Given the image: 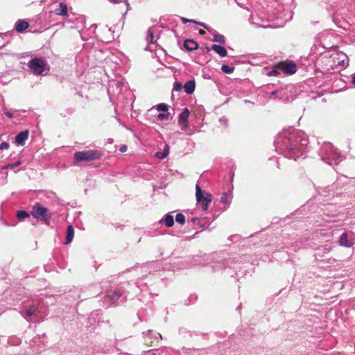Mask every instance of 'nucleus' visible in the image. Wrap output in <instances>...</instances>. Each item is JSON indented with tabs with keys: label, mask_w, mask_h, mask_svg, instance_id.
<instances>
[{
	"label": "nucleus",
	"mask_w": 355,
	"mask_h": 355,
	"mask_svg": "<svg viewBox=\"0 0 355 355\" xmlns=\"http://www.w3.org/2000/svg\"><path fill=\"white\" fill-rule=\"evenodd\" d=\"M31 215L35 219L40 220L46 224L49 223L51 218V214L49 210L39 203H36L33 206Z\"/></svg>",
	"instance_id": "f257e3e1"
},
{
	"label": "nucleus",
	"mask_w": 355,
	"mask_h": 355,
	"mask_svg": "<svg viewBox=\"0 0 355 355\" xmlns=\"http://www.w3.org/2000/svg\"><path fill=\"white\" fill-rule=\"evenodd\" d=\"M102 154L96 150L76 152L74 154V159L77 162H90L98 159Z\"/></svg>",
	"instance_id": "f03ea898"
},
{
	"label": "nucleus",
	"mask_w": 355,
	"mask_h": 355,
	"mask_svg": "<svg viewBox=\"0 0 355 355\" xmlns=\"http://www.w3.org/2000/svg\"><path fill=\"white\" fill-rule=\"evenodd\" d=\"M196 196L197 202L200 205L203 210H207L209 204L211 202V195L204 192L198 184L196 185Z\"/></svg>",
	"instance_id": "7ed1b4c3"
},
{
	"label": "nucleus",
	"mask_w": 355,
	"mask_h": 355,
	"mask_svg": "<svg viewBox=\"0 0 355 355\" xmlns=\"http://www.w3.org/2000/svg\"><path fill=\"white\" fill-rule=\"evenodd\" d=\"M28 65L34 73L41 75L45 70L46 64L43 60L35 58L31 60Z\"/></svg>",
	"instance_id": "20e7f679"
},
{
	"label": "nucleus",
	"mask_w": 355,
	"mask_h": 355,
	"mask_svg": "<svg viewBox=\"0 0 355 355\" xmlns=\"http://www.w3.org/2000/svg\"><path fill=\"white\" fill-rule=\"evenodd\" d=\"M276 68L288 75L294 74L297 71V66L293 61H281L276 64Z\"/></svg>",
	"instance_id": "39448f33"
},
{
	"label": "nucleus",
	"mask_w": 355,
	"mask_h": 355,
	"mask_svg": "<svg viewBox=\"0 0 355 355\" xmlns=\"http://www.w3.org/2000/svg\"><path fill=\"white\" fill-rule=\"evenodd\" d=\"M189 113L190 112L188 108H184V110L178 116V123L180 125H184V127H187Z\"/></svg>",
	"instance_id": "423d86ee"
},
{
	"label": "nucleus",
	"mask_w": 355,
	"mask_h": 355,
	"mask_svg": "<svg viewBox=\"0 0 355 355\" xmlns=\"http://www.w3.org/2000/svg\"><path fill=\"white\" fill-rule=\"evenodd\" d=\"M28 131L24 130L19 132L15 137V142L19 145H24L25 141L28 139Z\"/></svg>",
	"instance_id": "0eeeda50"
},
{
	"label": "nucleus",
	"mask_w": 355,
	"mask_h": 355,
	"mask_svg": "<svg viewBox=\"0 0 355 355\" xmlns=\"http://www.w3.org/2000/svg\"><path fill=\"white\" fill-rule=\"evenodd\" d=\"M29 27V24L25 20L19 19L15 24V30L18 33H22Z\"/></svg>",
	"instance_id": "6e6552de"
},
{
	"label": "nucleus",
	"mask_w": 355,
	"mask_h": 355,
	"mask_svg": "<svg viewBox=\"0 0 355 355\" xmlns=\"http://www.w3.org/2000/svg\"><path fill=\"white\" fill-rule=\"evenodd\" d=\"M195 88L196 83L193 80L187 81L184 85V92L188 94H192L194 92Z\"/></svg>",
	"instance_id": "1a4fd4ad"
},
{
	"label": "nucleus",
	"mask_w": 355,
	"mask_h": 355,
	"mask_svg": "<svg viewBox=\"0 0 355 355\" xmlns=\"http://www.w3.org/2000/svg\"><path fill=\"white\" fill-rule=\"evenodd\" d=\"M211 49L214 51L216 53H218L221 57H225L227 54V50L222 46L214 44L212 45Z\"/></svg>",
	"instance_id": "9d476101"
},
{
	"label": "nucleus",
	"mask_w": 355,
	"mask_h": 355,
	"mask_svg": "<svg viewBox=\"0 0 355 355\" xmlns=\"http://www.w3.org/2000/svg\"><path fill=\"white\" fill-rule=\"evenodd\" d=\"M184 46L186 49L189 51L196 50L198 49V44L192 40H186L184 41Z\"/></svg>",
	"instance_id": "9b49d317"
},
{
	"label": "nucleus",
	"mask_w": 355,
	"mask_h": 355,
	"mask_svg": "<svg viewBox=\"0 0 355 355\" xmlns=\"http://www.w3.org/2000/svg\"><path fill=\"white\" fill-rule=\"evenodd\" d=\"M73 236H74L73 227L71 225H69L67 227V238H66L65 243L69 244L72 241V240L73 239Z\"/></svg>",
	"instance_id": "f8f14e48"
},
{
	"label": "nucleus",
	"mask_w": 355,
	"mask_h": 355,
	"mask_svg": "<svg viewBox=\"0 0 355 355\" xmlns=\"http://www.w3.org/2000/svg\"><path fill=\"white\" fill-rule=\"evenodd\" d=\"M55 13L62 16H67L68 14L67 6L64 3H60L59 4V9L56 10Z\"/></svg>",
	"instance_id": "ddd939ff"
},
{
	"label": "nucleus",
	"mask_w": 355,
	"mask_h": 355,
	"mask_svg": "<svg viewBox=\"0 0 355 355\" xmlns=\"http://www.w3.org/2000/svg\"><path fill=\"white\" fill-rule=\"evenodd\" d=\"M340 245L345 247H350L353 245V243L349 242L347 240V233H343L341 234L340 237Z\"/></svg>",
	"instance_id": "4468645a"
},
{
	"label": "nucleus",
	"mask_w": 355,
	"mask_h": 355,
	"mask_svg": "<svg viewBox=\"0 0 355 355\" xmlns=\"http://www.w3.org/2000/svg\"><path fill=\"white\" fill-rule=\"evenodd\" d=\"M164 222L166 227H172L174 225L173 216L168 214L165 215Z\"/></svg>",
	"instance_id": "2eb2a0df"
},
{
	"label": "nucleus",
	"mask_w": 355,
	"mask_h": 355,
	"mask_svg": "<svg viewBox=\"0 0 355 355\" xmlns=\"http://www.w3.org/2000/svg\"><path fill=\"white\" fill-rule=\"evenodd\" d=\"M169 153L168 146H166L162 152H157L155 153V157L159 159H164L167 157Z\"/></svg>",
	"instance_id": "dca6fc26"
},
{
	"label": "nucleus",
	"mask_w": 355,
	"mask_h": 355,
	"mask_svg": "<svg viewBox=\"0 0 355 355\" xmlns=\"http://www.w3.org/2000/svg\"><path fill=\"white\" fill-rule=\"evenodd\" d=\"M121 296V293L119 291H115L112 295H107V297L110 298L112 302H114L118 300Z\"/></svg>",
	"instance_id": "f3484780"
},
{
	"label": "nucleus",
	"mask_w": 355,
	"mask_h": 355,
	"mask_svg": "<svg viewBox=\"0 0 355 355\" xmlns=\"http://www.w3.org/2000/svg\"><path fill=\"white\" fill-rule=\"evenodd\" d=\"M29 216V214L26 211H18L17 214V217L19 220H23L26 218H28Z\"/></svg>",
	"instance_id": "a211bd4d"
},
{
	"label": "nucleus",
	"mask_w": 355,
	"mask_h": 355,
	"mask_svg": "<svg viewBox=\"0 0 355 355\" xmlns=\"http://www.w3.org/2000/svg\"><path fill=\"white\" fill-rule=\"evenodd\" d=\"M234 67H230L226 64H223L221 67V70L225 73H232L234 71Z\"/></svg>",
	"instance_id": "6ab92c4d"
},
{
	"label": "nucleus",
	"mask_w": 355,
	"mask_h": 355,
	"mask_svg": "<svg viewBox=\"0 0 355 355\" xmlns=\"http://www.w3.org/2000/svg\"><path fill=\"white\" fill-rule=\"evenodd\" d=\"M37 311V308L35 306H30L26 311V315L28 317L33 315Z\"/></svg>",
	"instance_id": "aec40b11"
},
{
	"label": "nucleus",
	"mask_w": 355,
	"mask_h": 355,
	"mask_svg": "<svg viewBox=\"0 0 355 355\" xmlns=\"http://www.w3.org/2000/svg\"><path fill=\"white\" fill-rule=\"evenodd\" d=\"M175 220L177 223L184 225L185 223V217L182 214L179 213L175 216Z\"/></svg>",
	"instance_id": "412c9836"
},
{
	"label": "nucleus",
	"mask_w": 355,
	"mask_h": 355,
	"mask_svg": "<svg viewBox=\"0 0 355 355\" xmlns=\"http://www.w3.org/2000/svg\"><path fill=\"white\" fill-rule=\"evenodd\" d=\"M214 42L224 44L225 43V37L223 35H214Z\"/></svg>",
	"instance_id": "4be33fe9"
},
{
	"label": "nucleus",
	"mask_w": 355,
	"mask_h": 355,
	"mask_svg": "<svg viewBox=\"0 0 355 355\" xmlns=\"http://www.w3.org/2000/svg\"><path fill=\"white\" fill-rule=\"evenodd\" d=\"M21 162L20 161H18L14 164H8L6 166H4L2 168L3 169H8V168H10V169H13L15 168V167L17 166H19V165H21Z\"/></svg>",
	"instance_id": "5701e85b"
},
{
	"label": "nucleus",
	"mask_w": 355,
	"mask_h": 355,
	"mask_svg": "<svg viewBox=\"0 0 355 355\" xmlns=\"http://www.w3.org/2000/svg\"><path fill=\"white\" fill-rule=\"evenodd\" d=\"M158 111L166 112L168 110V105L165 103H159L157 105Z\"/></svg>",
	"instance_id": "b1692460"
},
{
	"label": "nucleus",
	"mask_w": 355,
	"mask_h": 355,
	"mask_svg": "<svg viewBox=\"0 0 355 355\" xmlns=\"http://www.w3.org/2000/svg\"><path fill=\"white\" fill-rule=\"evenodd\" d=\"M278 68H276V65L275 66V68L271 70L269 73H268V76H277L279 75V72L278 71Z\"/></svg>",
	"instance_id": "393cba45"
},
{
	"label": "nucleus",
	"mask_w": 355,
	"mask_h": 355,
	"mask_svg": "<svg viewBox=\"0 0 355 355\" xmlns=\"http://www.w3.org/2000/svg\"><path fill=\"white\" fill-rule=\"evenodd\" d=\"M169 117V114L168 113H159L158 115H157V119L159 120H164V119H168Z\"/></svg>",
	"instance_id": "a878e982"
},
{
	"label": "nucleus",
	"mask_w": 355,
	"mask_h": 355,
	"mask_svg": "<svg viewBox=\"0 0 355 355\" xmlns=\"http://www.w3.org/2000/svg\"><path fill=\"white\" fill-rule=\"evenodd\" d=\"M182 89V83H179V82H175L174 83V86H173V89L175 91H177V92H180L181 91Z\"/></svg>",
	"instance_id": "bb28decb"
},
{
	"label": "nucleus",
	"mask_w": 355,
	"mask_h": 355,
	"mask_svg": "<svg viewBox=\"0 0 355 355\" xmlns=\"http://www.w3.org/2000/svg\"><path fill=\"white\" fill-rule=\"evenodd\" d=\"M220 201L223 203L227 204L229 202V197L227 193H223L220 198Z\"/></svg>",
	"instance_id": "cd10ccee"
},
{
	"label": "nucleus",
	"mask_w": 355,
	"mask_h": 355,
	"mask_svg": "<svg viewBox=\"0 0 355 355\" xmlns=\"http://www.w3.org/2000/svg\"><path fill=\"white\" fill-rule=\"evenodd\" d=\"M9 146L10 144L8 142L3 141L0 144V150L8 149Z\"/></svg>",
	"instance_id": "c85d7f7f"
},
{
	"label": "nucleus",
	"mask_w": 355,
	"mask_h": 355,
	"mask_svg": "<svg viewBox=\"0 0 355 355\" xmlns=\"http://www.w3.org/2000/svg\"><path fill=\"white\" fill-rule=\"evenodd\" d=\"M127 149H128L127 146H126V145H123V146H121L120 147V148H119V151H120L121 153H125V152H126V151H127Z\"/></svg>",
	"instance_id": "c756f323"
},
{
	"label": "nucleus",
	"mask_w": 355,
	"mask_h": 355,
	"mask_svg": "<svg viewBox=\"0 0 355 355\" xmlns=\"http://www.w3.org/2000/svg\"><path fill=\"white\" fill-rule=\"evenodd\" d=\"M182 21H183L184 23H187V22L196 23V21H195V20H193V19H186V18H182Z\"/></svg>",
	"instance_id": "7c9ffc66"
},
{
	"label": "nucleus",
	"mask_w": 355,
	"mask_h": 355,
	"mask_svg": "<svg viewBox=\"0 0 355 355\" xmlns=\"http://www.w3.org/2000/svg\"><path fill=\"white\" fill-rule=\"evenodd\" d=\"M195 24H198V25H200V26H202L203 28H206V29H207V28H207V25H206L205 24H204V23L198 22V21H196V23H195Z\"/></svg>",
	"instance_id": "2f4dec72"
},
{
	"label": "nucleus",
	"mask_w": 355,
	"mask_h": 355,
	"mask_svg": "<svg viewBox=\"0 0 355 355\" xmlns=\"http://www.w3.org/2000/svg\"><path fill=\"white\" fill-rule=\"evenodd\" d=\"M199 34L204 35V34H205V31L204 30H202V29H200L199 31Z\"/></svg>",
	"instance_id": "473e14b6"
},
{
	"label": "nucleus",
	"mask_w": 355,
	"mask_h": 355,
	"mask_svg": "<svg viewBox=\"0 0 355 355\" xmlns=\"http://www.w3.org/2000/svg\"><path fill=\"white\" fill-rule=\"evenodd\" d=\"M113 3H118L119 1V0H110Z\"/></svg>",
	"instance_id": "72a5a7b5"
},
{
	"label": "nucleus",
	"mask_w": 355,
	"mask_h": 355,
	"mask_svg": "<svg viewBox=\"0 0 355 355\" xmlns=\"http://www.w3.org/2000/svg\"><path fill=\"white\" fill-rule=\"evenodd\" d=\"M352 83L355 84V75L352 77Z\"/></svg>",
	"instance_id": "f704fd0d"
},
{
	"label": "nucleus",
	"mask_w": 355,
	"mask_h": 355,
	"mask_svg": "<svg viewBox=\"0 0 355 355\" xmlns=\"http://www.w3.org/2000/svg\"><path fill=\"white\" fill-rule=\"evenodd\" d=\"M8 116H9L10 118L12 117V114L11 113H7L6 114Z\"/></svg>",
	"instance_id": "c9c22d12"
},
{
	"label": "nucleus",
	"mask_w": 355,
	"mask_h": 355,
	"mask_svg": "<svg viewBox=\"0 0 355 355\" xmlns=\"http://www.w3.org/2000/svg\"><path fill=\"white\" fill-rule=\"evenodd\" d=\"M206 49H207V52H209V51H210V49H209V48H208V47H207V48H206Z\"/></svg>",
	"instance_id": "e433bc0d"
}]
</instances>
